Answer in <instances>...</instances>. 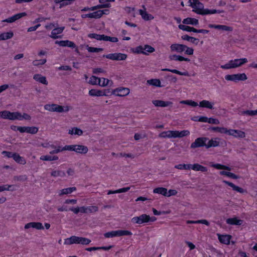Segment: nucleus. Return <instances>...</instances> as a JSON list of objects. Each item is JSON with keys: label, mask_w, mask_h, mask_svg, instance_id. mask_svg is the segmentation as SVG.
<instances>
[{"label": "nucleus", "mask_w": 257, "mask_h": 257, "mask_svg": "<svg viewBox=\"0 0 257 257\" xmlns=\"http://www.w3.org/2000/svg\"><path fill=\"white\" fill-rule=\"evenodd\" d=\"M169 58L171 60H176V61H190V59L187 58H185L183 56L177 55H171L169 56Z\"/></svg>", "instance_id": "79ce46f5"}, {"label": "nucleus", "mask_w": 257, "mask_h": 257, "mask_svg": "<svg viewBox=\"0 0 257 257\" xmlns=\"http://www.w3.org/2000/svg\"><path fill=\"white\" fill-rule=\"evenodd\" d=\"M167 189L163 187H158L154 189L153 192L154 193L160 194L166 196Z\"/></svg>", "instance_id": "de8ad7c7"}, {"label": "nucleus", "mask_w": 257, "mask_h": 257, "mask_svg": "<svg viewBox=\"0 0 257 257\" xmlns=\"http://www.w3.org/2000/svg\"><path fill=\"white\" fill-rule=\"evenodd\" d=\"M209 27L211 28H214L215 29L220 30L224 31H232L233 29L232 27L226 25H213L210 24Z\"/></svg>", "instance_id": "b1692460"}, {"label": "nucleus", "mask_w": 257, "mask_h": 257, "mask_svg": "<svg viewBox=\"0 0 257 257\" xmlns=\"http://www.w3.org/2000/svg\"><path fill=\"white\" fill-rule=\"evenodd\" d=\"M100 10H98L90 13V18L91 19H99L101 17Z\"/></svg>", "instance_id": "69168bd1"}, {"label": "nucleus", "mask_w": 257, "mask_h": 257, "mask_svg": "<svg viewBox=\"0 0 257 257\" xmlns=\"http://www.w3.org/2000/svg\"><path fill=\"white\" fill-rule=\"evenodd\" d=\"M178 192L175 189H170L168 191H167L166 196L169 197L172 196H175L177 194Z\"/></svg>", "instance_id": "774afa93"}, {"label": "nucleus", "mask_w": 257, "mask_h": 257, "mask_svg": "<svg viewBox=\"0 0 257 257\" xmlns=\"http://www.w3.org/2000/svg\"><path fill=\"white\" fill-rule=\"evenodd\" d=\"M142 7L144 8V10H139V14L142 16V19L145 21H149L154 19V16L147 12L145 6H143Z\"/></svg>", "instance_id": "f3484780"}, {"label": "nucleus", "mask_w": 257, "mask_h": 257, "mask_svg": "<svg viewBox=\"0 0 257 257\" xmlns=\"http://www.w3.org/2000/svg\"><path fill=\"white\" fill-rule=\"evenodd\" d=\"M190 6L193 8V11L200 15H211L216 13H221L222 11L216 10L215 9L209 10L204 9L203 4L200 3L199 0H189Z\"/></svg>", "instance_id": "f257e3e1"}, {"label": "nucleus", "mask_w": 257, "mask_h": 257, "mask_svg": "<svg viewBox=\"0 0 257 257\" xmlns=\"http://www.w3.org/2000/svg\"><path fill=\"white\" fill-rule=\"evenodd\" d=\"M73 2V0H54L55 4L59 5V8L60 9L70 5Z\"/></svg>", "instance_id": "a878e982"}, {"label": "nucleus", "mask_w": 257, "mask_h": 257, "mask_svg": "<svg viewBox=\"0 0 257 257\" xmlns=\"http://www.w3.org/2000/svg\"><path fill=\"white\" fill-rule=\"evenodd\" d=\"M68 134L70 135H75L78 136H81L83 132L80 128L77 127H73L69 130Z\"/></svg>", "instance_id": "49530a36"}, {"label": "nucleus", "mask_w": 257, "mask_h": 257, "mask_svg": "<svg viewBox=\"0 0 257 257\" xmlns=\"http://www.w3.org/2000/svg\"><path fill=\"white\" fill-rule=\"evenodd\" d=\"M51 176L53 177H64L65 176V173L61 170H52Z\"/></svg>", "instance_id": "ea45409f"}, {"label": "nucleus", "mask_w": 257, "mask_h": 257, "mask_svg": "<svg viewBox=\"0 0 257 257\" xmlns=\"http://www.w3.org/2000/svg\"><path fill=\"white\" fill-rule=\"evenodd\" d=\"M180 103L182 104L189 105L193 107L197 106L198 105L196 102H195L194 101H193L192 100H182L180 102Z\"/></svg>", "instance_id": "13d9d810"}, {"label": "nucleus", "mask_w": 257, "mask_h": 257, "mask_svg": "<svg viewBox=\"0 0 257 257\" xmlns=\"http://www.w3.org/2000/svg\"><path fill=\"white\" fill-rule=\"evenodd\" d=\"M74 151L78 154H85L87 153L88 149L87 147L81 145H74Z\"/></svg>", "instance_id": "aec40b11"}, {"label": "nucleus", "mask_w": 257, "mask_h": 257, "mask_svg": "<svg viewBox=\"0 0 257 257\" xmlns=\"http://www.w3.org/2000/svg\"><path fill=\"white\" fill-rule=\"evenodd\" d=\"M178 27L180 29L187 32H193L195 33L197 32L196 29L184 25L180 24L178 26Z\"/></svg>", "instance_id": "c03bdc74"}, {"label": "nucleus", "mask_w": 257, "mask_h": 257, "mask_svg": "<svg viewBox=\"0 0 257 257\" xmlns=\"http://www.w3.org/2000/svg\"><path fill=\"white\" fill-rule=\"evenodd\" d=\"M74 145H66V146H65L63 148H61L60 147V150H61V152L63 151H74Z\"/></svg>", "instance_id": "338daca9"}, {"label": "nucleus", "mask_w": 257, "mask_h": 257, "mask_svg": "<svg viewBox=\"0 0 257 257\" xmlns=\"http://www.w3.org/2000/svg\"><path fill=\"white\" fill-rule=\"evenodd\" d=\"M114 0H99V2L100 4L99 6H105L102 7V8H109L111 7L110 2H114Z\"/></svg>", "instance_id": "603ef678"}, {"label": "nucleus", "mask_w": 257, "mask_h": 257, "mask_svg": "<svg viewBox=\"0 0 257 257\" xmlns=\"http://www.w3.org/2000/svg\"><path fill=\"white\" fill-rule=\"evenodd\" d=\"M88 94L91 96H106V90H101L96 89H92L88 92Z\"/></svg>", "instance_id": "a211bd4d"}, {"label": "nucleus", "mask_w": 257, "mask_h": 257, "mask_svg": "<svg viewBox=\"0 0 257 257\" xmlns=\"http://www.w3.org/2000/svg\"><path fill=\"white\" fill-rule=\"evenodd\" d=\"M211 130L214 132H218L223 134H227L228 131V129L226 127L218 126L212 127Z\"/></svg>", "instance_id": "a18cd8bd"}, {"label": "nucleus", "mask_w": 257, "mask_h": 257, "mask_svg": "<svg viewBox=\"0 0 257 257\" xmlns=\"http://www.w3.org/2000/svg\"><path fill=\"white\" fill-rule=\"evenodd\" d=\"M190 164H178L175 166V168L179 170H190Z\"/></svg>", "instance_id": "052dcab7"}, {"label": "nucleus", "mask_w": 257, "mask_h": 257, "mask_svg": "<svg viewBox=\"0 0 257 257\" xmlns=\"http://www.w3.org/2000/svg\"><path fill=\"white\" fill-rule=\"evenodd\" d=\"M219 145L220 139L218 138H214L208 141V143H206V148L216 147L219 146Z\"/></svg>", "instance_id": "4be33fe9"}, {"label": "nucleus", "mask_w": 257, "mask_h": 257, "mask_svg": "<svg viewBox=\"0 0 257 257\" xmlns=\"http://www.w3.org/2000/svg\"><path fill=\"white\" fill-rule=\"evenodd\" d=\"M223 182L231 187L234 191H235L240 193H243L245 192V191L243 188L235 185L232 183L229 182L225 180H223Z\"/></svg>", "instance_id": "c85d7f7f"}, {"label": "nucleus", "mask_w": 257, "mask_h": 257, "mask_svg": "<svg viewBox=\"0 0 257 257\" xmlns=\"http://www.w3.org/2000/svg\"><path fill=\"white\" fill-rule=\"evenodd\" d=\"M101 82V79L100 78H98L95 76H92L90 77L88 83L92 85H96L100 84V82Z\"/></svg>", "instance_id": "4c0bfd02"}, {"label": "nucleus", "mask_w": 257, "mask_h": 257, "mask_svg": "<svg viewBox=\"0 0 257 257\" xmlns=\"http://www.w3.org/2000/svg\"><path fill=\"white\" fill-rule=\"evenodd\" d=\"M218 237V239L220 242L222 243H224L225 244H229L230 243V239L231 238V236L229 235H220L217 234Z\"/></svg>", "instance_id": "cd10ccee"}, {"label": "nucleus", "mask_w": 257, "mask_h": 257, "mask_svg": "<svg viewBox=\"0 0 257 257\" xmlns=\"http://www.w3.org/2000/svg\"><path fill=\"white\" fill-rule=\"evenodd\" d=\"M182 38L183 40H187L189 42H191L192 43H195L196 42H197L198 40L197 39L194 38L192 37H190L187 35H184L182 36Z\"/></svg>", "instance_id": "e2e57ef3"}, {"label": "nucleus", "mask_w": 257, "mask_h": 257, "mask_svg": "<svg viewBox=\"0 0 257 257\" xmlns=\"http://www.w3.org/2000/svg\"><path fill=\"white\" fill-rule=\"evenodd\" d=\"M2 40H7L11 38L13 36V33L12 32H6L1 34Z\"/></svg>", "instance_id": "0e129e2a"}, {"label": "nucleus", "mask_w": 257, "mask_h": 257, "mask_svg": "<svg viewBox=\"0 0 257 257\" xmlns=\"http://www.w3.org/2000/svg\"><path fill=\"white\" fill-rule=\"evenodd\" d=\"M101 79V82H100L99 85L101 87H105L108 85L111 86L112 85V81L111 80L105 78H102Z\"/></svg>", "instance_id": "3c124183"}, {"label": "nucleus", "mask_w": 257, "mask_h": 257, "mask_svg": "<svg viewBox=\"0 0 257 257\" xmlns=\"http://www.w3.org/2000/svg\"><path fill=\"white\" fill-rule=\"evenodd\" d=\"M247 62L246 58L235 59L229 61L225 65H221V68L225 69L234 68L241 66Z\"/></svg>", "instance_id": "7ed1b4c3"}, {"label": "nucleus", "mask_w": 257, "mask_h": 257, "mask_svg": "<svg viewBox=\"0 0 257 257\" xmlns=\"http://www.w3.org/2000/svg\"><path fill=\"white\" fill-rule=\"evenodd\" d=\"M242 115H248V116H255L256 115V110H247L241 112L240 113Z\"/></svg>", "instance_id": "4d7b16f0"}, {"label": "nucleus", "mask_w": 257, "mask_h": 257, "mask_svg": "<svg viewBox=\"0 0 257 257\" xmlns=\"http://www.w3.org/2000/svg\"><path fill=\"white\" fill-rule=\"evenodd\" d=\"M87 213H93L98 211V207L96 206H86Z\"/></svg>", "instance_id": "bf43d9fd"}, {"label": "nucleus", "mask_w": 257, "mask_h": 257, "mask_svg": "<svg viewBox=\"0 0 257 257\" xmlns=\"http://www.w3.org/2000/svg\"><path fill=\"white\" fill-rule=\"evenodd\" d=\"M152 103L156 107H172L173 102L170 101H164L162 100H154L152 101Z\"/></svg>", "instance_id": "2eb2a0df"}, {"label": "nucleus", "mask_w": 257, "mask_h": 257, "mask_svg": "<svg viewBox=\"0 0 257 257\" xmlns=\"http://www.w3.org/2000/svg\"><path fill=\"white\" fill-rule=\"evenodd\" d=\"M226 222L230 225H241L243 221L237 219L236 217H233L227 219Z\"/></svg>", "instance_id": "f704fd0d"}, {"label": "nucleus", "mask_w": 257, "mask_h": 257, "mask_svg": "<svg viewBox=\"0 0 257 257\" xmlns=\"http://www.w3.org/2000/svg\"><path fill=\"white\" fill-rule=\"evenodd\" d=\"M208 140L207 138L202 137L196 139L194 142L191 144L190 147L192 149L204 147H206V142Z\"/></svg>", "instance_id": "9d476101"}, {"label": "nucleus", "mask_w": 257, "mask_h": 257, "mask_svg": "<svg viewBox=\"0 0 257 257\" xmlns=\"http://www.w3.org/2000/svg\"><path fill=\"white\" fill-rule=\"evenodd\" d=\"M132 232L128 230H117L107 232L104 233V236L106 238H111L116 236H121L125 235H132Z\"/></svg>", "instance_id": "423d86ee"}, {"label": "nucleus", "mask_w": 257, "mask_h": 257, "mask_svg": "<svg viewBox=\"0 0 257 257\" xmlns=\"http://www.w3.org/2000/svg\"><path fill=\"white\" fill-rule=\"evenodd\" d=\"M68 106H63L57 104H47L44 105V109L51 112H68L70 110Z\"/></svg>", "instance_id": "20e7f679"}, {"label": "nucleus", "mask_w": 257, "mask_h": 257, "mask_svg": "<svg viewBox=\"0 0 257 257\" xmlns=\"http://www.w3.org/2000/svg\"><path fill=\"white\" fill-rule=\"evenodd\" d=\"M211 166L218 170L224 169L229 171L231 170V168L230 167L220 164H212Z\"/></svg>", "instance_id": "864d4df0"}, {"label": "nucleus", "mask_w": 257, "mask_h": 257, "mask_svg": "<svg viewBox=\"0 0 257 257\" xmlns=\"http://www.w3.org/2000/svg\"><path fill=\"white\" fill-rule=\"evenodd\" d=\"M76 190L75 187H68L60 190L58 191V195L62 196L64 195H68Z\"/></svg>", "instance_id": "393cba45"}, {"label": "nucleus", "mask_w": 257, "mask_h": 257, "mask_svg": "<svg viewBox=\"0 0 257 257\" xmlns=\"http://www.w3.org/2000/svg\"><path fill=\"white\" fill-rule=\"evenodd\" d=\"M132 53L135 54H143L148 55L149 53L154 52L155 49H132Z\"/></svg>", "instance_id": "7c9ffc66"}, {"label": "nucleus", "mask_w": 257, "mask_h": 257, "mask_svg": "<svg viewBox=\"0 0 257 257\" xmlns=\"http://www.w3.org/2000/svg\"><path fill=\"white\" fill-rule=\"evenodd\" d=\"M105 57L112 60L120 61L125 60L127 56L122 53H111L105 55Z\"/></svg>", "instance_id": "4468645a"}, {"label": "nucleus", "mask_w": 257, "mask_h": 257, "mask_svg": "<svg viewBox=\"0 0 257 257\" xmlns=\"http://www.w3.org/2000/svg\"><path fill=\"white\" fill-rule=\"evenodd\" d=\"M55 43V44H58L60 47H75V44L73 42L69 40L56 41Z\"/></svg>", "instance_id": "412c9836"}, {"label": "nucleus", "mask_w": 257, "mask_h": 257, "mask_svg": "<svg viewBox=\"0 0 257 257\" xmlns=\"http://www.w3.org/2000/svg\"><path fill=\"white\" fill-rule=\"evenodd\" d=\"M27 15L26 13L23 12L21 13L17 14L11 17L8 18L5 20L2 21L3 22H7L9 23H12L16 21L19 20L20 19L24 17Z\"/></svg>", "instance_id": "dca6fc26"}, {"label": "nucleus", "mask_w": 257, "mask_h": 257, "mask_svg": "<svg viewBox=\"0 0 257 257\" xmlns=\"http://www.w3.org/2000/svg\"><path fill=\"white\" fill-rule=\"evenodd\" d=\"M0 117L11 120H17L18 111L12 112L8 110L2 111L0 112Z\"/></svg>", "instance_id": "1a4fd4ad"}, {"label": "nucleus", "mask_w": 257, "mask_h": 257, "mask_svg": "<svg viewBox=\"0 0 257 257\" xmlns=\"http://www.w3.org/2000/svg\"><path fill=\"white\" fill-rule=\"evenodd\" d=\"M199 105L201 107L212 109H213L214 103L208 100H203L199 102Z\"/></svg>", "instance_id": "2f4dec72"}, {"label": "nucleus", "mask_w": 257, "mask_h": 257, "mask_svg": "<svg viewBox=\"0 0 257 257\" xmlns=\"http://www.w3.org/2000/svg\"><path fill=\"white\" fill-rule=\"evenodd\" d=\"M70 210L73 212L74 214H77L79 212L82 213H87L86 206H81L76 207H71Z\"/></svg>", "instance_id": "72a5a7b5"}, {"label": "nucleus", "mask_w": 257, "mask_h": 257, "mask_svg": "<svg viewBox=\"0 0 257 257\" xmlns=\"http://www.w3.org/2000/svg\"><path fill=\"white\" fill-rule=\"evenodd\" d=\"M13 159L18 163L25 165L26 163V160L22 157L20 156L18 154L14 153Z\"/></svg>", "instance_id": "58836bf2"}, {"label": "nucleus", "mask_w": 257, "mask_h": 257, "mask_svg": "<svg viewBox=\"0 0 257 257\" xmlns=\"http://www.w3.org/2000/svg\"><path fill=\"white\" fill-rule=\"evenodd\" d=\"M190 170H192L195 171H201L205 172L207 171L206 167L203 166L199 164L195 163L194 164H190Z\"/></svg>", "instance_id": "5701e85b"}, {"label": "nucleus", "mask_w": 257, "mask_h": 257, "mask_svg": "<svg viewBox=\"0 0 257 257\" xmlns=\"http://www.w3.org/2000/svg\"><path fill=\"white\" fill-rule=\"evenodd\" d=\"M47 61L46 59H42L40 60H35L33 61V64L34 66H39L40 65H44Z\"/></svg>", "instance_id": "680f3d73"}, {"label": "nucleus", "mask_w": 257, "mask_h": 257, "mask_svg": "<svg viewBox=\"0 0 257 257\" xmlns=\"http://www.w3.org/2000/svg\"><path fill=\"white\" fill-rule=\"evenodd\" d=\"M40 159L42 161H52L58 160L59 158L57 156L43 155L41 156Z\"/></svg>", "instance_id": "37998d69"}, {"label": "nucleus", "mask_w": 257, "mask_h": 257, "mask_svg": "<svg viewBox=\"0 0 257 257\" xmlns=\"http://www.w3.org/2000/svg\"><path fill=\"white\" fill-rule=\"evenodd\" d=\"M190 135V132L188 130H183L182 131H175V138H182L188 136Z\"/></svg>", "instance_id": "a19ab883"}, {"label": "nucleus", "mask_w": 257, "mask_h": 257, "mask_svg": "<svg viewBox=\"0 0 257 257\" xmlns=\"http://www.w3.org/2000/svg\"><path fill=\"white\" fill-rule=\"evenodd\" d=\"M183 23L186 25L197 26L199 24L198 20L195 18H187L183 20Z\"/></svg>", "instance_id": "c9c22d12"}, {"label": "nucleus", "mask_w": 257, "mask_h": 257, "mask_svg": "<svg viewBox=\"0 0 257 257\" xmlns=\"http://www.w3.org/2000/svg\"><path fill=\"white\" fill-rule=\"evenodd\" d=\"M159 137L162 138H175V131H168L163 132L159 134Z\"/></svg>", "instance_id": "473e14b6"}, {"label": "nucleus", "mask_w": 257, "mask_h": 257, "mask_svg": "<svg viewBox=\"0 0 257 257\" xmlns=\"http://www.w3.org/2000/svg\"><path fill=\"white\" fill-rule=\"evenodd\" d=\"M219 174L221 175H225V176H227L228 177H230V178H233V179H237V178H238V177L237 175H236L234 174H233L232 173H231L230 172L222 171H220L219 172Z\"/></svg>", "instance_id": "6e6d98bb"}, {"label": "nucleus", "mask_w": 257, "mask_h": 257, "mask_svg": "<svg viewBox=\"0 0 257 257\" xmlns=\"http://www.w3.org/2000/svg\"><path fill=\"white\" fill-rule=\"evenodd\" d=\"M130 93V90L128 88L120 87L113 89L112 94L120 97H124L128 95Z\"/></svg>", "instance_id": "6e6552de"}, {"label": "nucleus", "mask_w": 257, "mask_h": 257, "mask_svg": "<svg viewBox=\"0 0 257 257\" xmlns=\"http://www.w3.org/2000/svg\"><path fill=\"white\" fill-rule=\"evenodd\" d=\"M17 129L22 133L26 132L31 134H36L38 131V128L36 126H18Z\"/></svg>", "instance_id": "f8f14e48"}, {"label": "nucleus", "mask_w": 257, "mask_h": 257, "mask_svg": "<svg viewBox=\"0 0 257 257\" xmlns=\"http://www.w3.org/2000/svg\"><path fill=\"white\" fill-rule=\"evenodd\" d=\"M25 229L33 228L38 230L44 229V226L41 222H32L25 224Z\"/></svg>", "instance_id": "6ab92c4d"}, {"label": "nucleus", "mask_w": 257, "mask_h": 257, "mask_svg": "<svg viewBox=\"0 0 257 257\" xmlns=\"http://www.w3.org/2000/svg\"><path fill=\"white\" fill-rule=\"evenodd\" d=\"M91 242V240L83 237L77 236H72L64 240V243L66 245H71L72 244H79L82 245H88Z\"/></svg>", "instance_id": "f03ea898"}, {"label": "nucleus", "mask_w": 257, "mask_h": 257, "mask_svg": "<svg viewBox=\"0 0 257 257\" xmlns=\"http://www.w3.org/2000/svg\"><path fill=\"white\" fill-rule=\"evenodd\" d=\"M227 134L235 138H244L246 136L244 132L233 129L228 130Z\"/></svg>", "instance_id": "ddd939ff"}, {"label": "nucleus", "mask_w": 257, "mask_h": 257, "mask_svg": "<svg viewBox=\"0 0 257 257\" xmlns=\"http://www.w3.org/2000/svg\"><path fill=\"white\" fill-rule=\"evenodd\" d=\"M64 29V27H59L54 29L52 32L50 37L53 39H57L59 38L58 35L61 34Z\"/></svg>", "instance_id": "bb28decb"}, {"label": "nucleus", "mask_w": 257, "mask_h": 257, "mask_svg": "<svg viewBox=\"0 0 257 257\" xmlns=\"http://www.w3.org/2000/svg\"><path fill=\"white\" fill-rule=\"evenodd\" d=\"M112 247L111 246H100V247H91L86 248V250L89 251H91L92 250H101L103 249L104 250H108Z\"/></svg>", "instance_id": "09e8293b"}, {"label": "nucleus", "mask_w": 257, "mask_h": 257, "mask_svg": "<svg viewBox=\"0 0 257 257\" xmlns=\"http://www.w3.org/2000/svg\"><path fill=\"white\" fill-rule=\"evenodd\" d=\"M31 117L30 115L27 113H24L23 114L19 112H18V118L17 120H22L24 119L25 120H30Z\"/></svg>", "instance_id": "8fccbe9b"}, {"label": "nucleus", "mask_w": 257, "mask_h": 257, "mask_svg": "<svg viewBox=\"0 0 257 257\" xmlns=\"http://www.w3.org/2000/svg\"><path fill=\"white\" fill-rule=\"evenodd\" d=\"M147 83L153 86L161 87V81L159 79H150L147 81Z\"/></svg>", "instance_id": "5fc2aeb1"}, {"label": "nucleus", "mask_w": 257, "mask_h": 257, "mask_svg": "<svg viewBox=\"0 0 257 257\" xmlns=\"http://www.w3.org/2000/svg\"><path fill=\"white\" fill-rule=\"evenodd\" d=\"M224 77L226 81H231L235 83L247 79V75L244 73L228 74L226 75Z\"/></svg>", "instance_id": "39448f33"}, {"label": "nucleus", "mask_w": 257, "mask_h": 257, "mask_svg": "<svg viewBox=\"0 0 257 257\" xmlns=\"http://www.w3.org/2000/svg\"><path fill=\"white\" fill-rule=\"evenodd\" d=\"M16 190L15 185L5 184L3 185H0V192L5 191H14Z\"/></svg>", "instance_id": "e433bc0d"}, {"label": "nucleus", "mask_w": 257, "mask_h": 257, "mask_svg": "<svg viewBox=\"0 0 257 257\" xmlns=\"http://www.w3.org/2000/svg\"><path fill=\"white\" fill-rule=\"evenodd\" d=\"M89 37L94 38L97 40H103L104 41H110L112 42H117L118 39L116 37H111L104 35H98L96 34H90L88 35Z\"/></svg>", "instance_id": "0eeeda50"}, {"label": "nucleus", "mask_w": 257, "mask_h": 257, "mask_svg": "<svg viewBox=\"0 0 257 257\" xmlns=\"http://www.w3.org/2000/svg\"><path fill=\"white\" fill-rule=\"evenodd\" d=\"M33 79L37 82H39L42 84L47 85L48 81L46 80V78L45 76H42L39 74H35L33 76Z\"/></svg>", "instance_id": "c756f323"}, {"label": "nucleus", "mask_w": 257, "mask_h": 257, "mask_svg": "<svg viewBox=\"0 0 257 257\" xmlns=\"http://www.w3.org/2000/svg\"><path fill=\"white\" fill-rule=\"evenodd\" d=\"M149 219V215L146 214H143L139 216L134 217L132 218L131 221L133 223L141 224L145 223L148 222V219Z\"/></svg>", "instance_id": "9b49d317"}]
</instances>
